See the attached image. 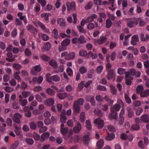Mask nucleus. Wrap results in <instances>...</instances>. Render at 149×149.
<instances>
[{
  "label": "nucleus",
  "instance_id": "nucleus-1",
  "mask_svg": "<svg viewBox=\"0 0 149 149\" xmlns=\"http://www.w3.org/2000/svg\"><path fill=\"white\" fill-rule=\"evenodd\" d=\"M120 107L121 106L118 104H116L112 107L111 108V113L109 114V116L114 119H116L118 117L116 111H119Z\"/></svg>",
  "mask_w": 149,
  "mask_h": 149
},
{
  "label": "nucleus",
  "instance_id": "nucleus-2",
  "mask_svg": "<svg viewBox=\"0 0 149 149\" xmlns=\"http://www.w3.org/2000/svg\"><path fill=\"white\" fill-rule=\"evenodd\" d=\"M61 132L64 136L67 134L68 136L70 137L73 133V131L72 130H70L68 131V129L67 127H64V125L62 124L61 126L60 127Z\"/></svg>",
  "mask_w": 149,
  "mask_h": 149
},
{
  "label": "nucleus",
  "instance_id": "nucleus-3",
  "mask_svg": "<svg viewBox=\"0 0 149 149\" xmlns=\"http://www.w3.org/2000/svg\"><path fill=\"white\" fill-rule=\"evenodd\" d=\"M139 19L134 18L128 21L127 22V25L128 27L132 28L135 27L137 25L138 23Z\"/></svg>",
  "mask_w": 149,
  "mask_h": 149
},
{
  "label": "nucleus",
  "instance_id": "nucleus-4",
  "mask_svg": "<svg viewBox=\"0 0 149 149\" xmlns=\"http://www.w3.org/2000/svg\"><path fill=\"white\" fill-rule=\"evenodd\" d=\"M46 79L47 81L49 82H51L52 80L57 82L60 80V78L58 75H55L51 77L50 74H47Z\"/></svg>",
  "mask_w": 149,
  "mask_h": 149
},
{
  "label": "nucleus",
  "instance_id": "nucleus-5",
  "mask_svg": "<svg viewBox=\"0 0 149 149\" xmlns=\"http://www.w3.org/2000/svg\"><path fill=\"white\" fill-rule=\"evenodd\" d=\"M22 117V116L18 113H16L13 115L12 119L14 122L18 124H20L21 123L20 119Z\"/></svg>",
  "mask_w": 149,
  "mask_h": 149
},
{
  "label": "nucleus",
  "instance_id": "nucleus-6",
  "mask_svg": "<svg viewBox=\"0 0 149 149\" xmlns=\"http://www.w3.org/2000/svg\"><path fill=\"white\" fill-rule=\"evenodd\" d=\"M41 70V68L40 65L33 67L31 70V73L33 75H36Z\"/></svg>",
  "mask_w": 149,
  "mask_h": 149
},
{
  "label": "nucleus",
  "instance_id": "nucleus-7",
  "mask_svg": "<svg viewBox=\"0 0 149 149\" xmlns=\"http://www.w3.org/2000/svg\"><path fill=\"white\" fill-rule=\"evenodd\" d=\"M55 103V100L52 98H50L46 99L44 102V104L47 106H51L53 105Z\"/></svg>",
  "mask_w": 149,
  "mask_h": 149
},
{
  "label": "nucleus",
  "instance_id": "nucleus-8",
  "mask_svg": "<svg viewBox=\"0 0 149 149\" xmlns=\"http://www.w3.org/2000/svg\"><path fill=\"white\" fill-rule=\"evenodd\" d=\"M94 123L97 125L100 128H102L104 125V121L100 118H98L94 121Z\"/></svg>",
  "mask_w": 149,
  "mask_h": 149
},
{
  "label": "nucleus",
  "instance_id": "nucleus-9",
  "mask_svg": "<svg viewBox=\"0 0 149 149\" xmlns=\"http://www.w3.org/2000/svg\"><path fill=\"white\" fill-rule=\"evenodd\" d=\"M67 6V10L70 11L73 9H74L75 7V3L74 2L72 1L71 3L68 2L66 3Z\"/></svg>",
  "mask_w": 149,
  "mask_h": 149
},
{
  "label": "nucleus",
  "instance_id": "nucleus-10",
  "mask_svg": "<svg viewBox=\"0 0 149 149\" xmlns=\"http://www.w3.org/2000/svg\"><path fill=\"white\" fill-rule=\"evenodd\" d=\"M81 125L79 122H77L76 125L74 127L73 131L74 133H78L81 130Z\"/></svg>",
  "mask_w": 149,
  "mask_h": 149
},
{
  "label": "nucleus",
  "instance_id": "nucleus-11",
  "mask_svg": "<svg viewBox=\"0 0 149 149\" xmlns=\"http://www.w3.org/2000/svg\"><path fill=\"white\" fill-rule=\"evenodd\" d=\"M65 110H62L61 114L60 120L61 122L63 123H65L67 120V117L65 115Z\"/></svg>",
  "mask_w": 149,
  "mask_h": 149
},
{
  "label": "nucleus",
  "instance_id": "nucleus-12",
  "mask_svg": "<svg viewBox=\"0 0 149 149\" xmlns=\"http://www.w3.org/2000/svg\"><path fill=\"white\" fill-rule=\"evenodd\" d=\"M139 41V38L138 36L137 35H135L132 37L131 43L133 45H136L137 44V42H138Z\"/></svg>",
  "mask_w": 149,
  "mask_h": 149
},
{
  "label": "nucleus",
  "instance_id": "nucleus-13",
  "mask_svg": "<svg viewBox=\"0 0 149 149\" xmlns=\"http://www.w3.org/2000/svg\"><path fill=\"white\" fill-rule=\"evenodd\" d=\"M51 45L50 42H47L45 43L44 46L41 48L42 51L45 52L49 50L51 48Z\"/></svg>",
  "mask_w": 149,
  "mask_h": 149
},
{
  "label": "nucleus",
  "instance_id": "nucleus-14",
  "mask_svg": "<svg viewBox=\"0 0 149 149\" xmlns=\"http://www.w3.org/2000/svg\"><path fill=\"white\" fill-rule=\"evenodd\" d=\"M106 40V38L104 36H101L99 40H95V42L99 44H102Z\"/></svg>",
  "mask_w": 149,
  "mask_h": 149
},
{
  "label": "nucleus",
  "instance_id": "nucleus-15",
  "mask_svg": "<svg viewBox=\"0 0 149 149\" xmlns=\"http://www.w3.org/2000/svg\"><path fill=\"white\" fill-rule=\"evenodd\" d=\"M141 121L146 123H149V117L147 114H144L141 117Z\"/></svg>",
  "mask_w": 149,
  "mask_h": 149
},
{
  "label": "nucleus",
  "instance_id": "nucleus-16",
  "mask_svg": "<svg viewBox=\"0 0 149 149\" xmlns=\"http://www.w3.org/2000/svg\"><path fill=\"white\" fill-rule=\"evenodd\" d=\"M80 107L78 105L73 104V112L75 114L79 113L80 111Z\"/></svg>",
  "mask_w": 149,
  "mask_h": 149
},
{
  "label": "nucleus",
  "instance_id": "nucleus-17",
  "mask_svg": "<svg viewBox=\"0 0 149 149\" xmlns=\"http://www.w3.org/2000/svg\"><path fill=\"white\" fill-rule=\"evenodd\" d=\"M49 133L48 132H46L41 135L40 141L43 142L45 140L47 139L49 136Z\"/></svg>",
  "mask_w": 149,
  "mask_h": 149
},
{
  "label": "nucleus",
  "instance_id": "nucleus-18",
  "mask_svg": "<svg viewBox=\"0 0 149 149\" xmlns=\"http://www.w3.org/2000/svg\"><path fill=\"white\" fill-rule=\"evenodd\" d=\"M75 54L74 52H72L68 54V56L65 58V59L67 60H70L74 59L75 56Z\"/></svg>",
  "mask_w": 149,
  "mask_h": 149
},
{
  "label": "nucleus",
  "instance_id": "nucleus-19",
  "mask_svg": "<svg viewBox=\"0 0 149 149\" xmlns=\"http://www.w3.org/2000/svg\"><path fill=\"white\" fill-rule=\"evenodd\" d=\"M84 102V100L83 98H81L75 101L73 104L79 106V105H82L83 104Z\"/></svg>",
  "mask_w": 149,
  "mask_h": 149
},
{
  "label": "nucleus",
  "instance_id": "nucleus-20",
  "mask_svg": "<svg viewBox=\"0 0 149 149\" xmlns=\"http://www.w3.org/2000/svg\"><path fill=\"white\" fill-rule=\"evenodd\" d=\"M38 36L40 38H41L44 41H47L49 39V37L47 35L43 33H39Z\"/></svg>",
  "mask_w": 149,
  "mask_h": 149
},
{
  "label": "nucleus",
  "instance_id": "nucleus-21",
  "mask_svg": "<svg viewBox=\"0 0 149 149\" xmlns=\"http://www.w3.org/2000/svg\"><path fill=\"white\" fill-rule=\"evenodd\" d=\"M97 53H93L91 51L89 52L87 54V58H89L91 57L92 59H95L97 57Z\"/></svg>",
  "mask_w": 149,
  "mask_h": 149
},
{
  "label": "nucleus",
  "instance_id": "nucleus-22",
  "mask_svg": "<svg viewBox=\"0 0 149 149\" xmlns=\"http://www.w3.org/2000/svg\"><path fill=\"white\" fill-rule=\"evenodd\" d=\"M51 15L49 13H43L41 14V17L44 18V19L46 21H48L49 19V17L51 16Z\"/></svg>",
  "mask_w": 149,
  "mask_h": 149
},
{
  "label": "nucleus",
  "instance_id": "nucleus-23",
  "mask_svg": "<svg viewBox=\"0 0 149 149\" xmlns=\"http://www.w3.org/2000/svg\"><path fill=\"white\" fill-rule=\"evenodd\" d=\"M104 142L102 139H100L98 140L96 143V146L97 148H101L104 146Z\"/></svg>",
  "mask_w": 149,
  "mask_h": 149
},
{
  "label": "nucleus",
  "instance_id": "nucleus-24",
  "mask_svg": "<svg viewBox=\"0 0 149 149\" xmlns=\"http://www.w3.org/2000/svg\"><path fill=\"white\" fill-rule=\"evenodd\" d=\"M45 92L49 95L51 96H53L55 94V91L50 88H47Z\"/></svg>",
  "mask_w": 149,
  "mask_h": 149
},
{
  "label": "nucleus",
  "instance_id": "nucleus-25",
  "mask_svg": "<svg viewBox=\"0 0 149 149\" xmlns=\"http://www.w3.org/2000/svg\"><path fill=\"white\" fill-rule=\"evenodd\" d=\"M140 96L141 97H146L149 96V89L143 91V92L140 94Z\"/></svg>",
  "mask_w": 149,
  "mask_h": 149
},
{
  "label": "nucleus",
  "instance_id": "nucleus-26",
  "mask_svg": "<svg viewBox=\"0 0 149 149\" xmlns=\"http://www.w3.org/2000/svg\"><path fill=\"white\" fill-rule=\"evenodd\" d=\"M125 77L126 84L128 85H130L131 84V80L133 79L132 77H130L128 74H126Z\"/></svg>",
  "mask_w": 149,
  "mask_h": 149
},
{
  "label": "nucleus",
  "instance_id": "nucleus-27",
  "mask_svg": "<svg viewBox=\"0 0 149 149\" xmlns=\"http://www.w3.org/2000/svg\"><path fill=\"white\" fill-rule=\"evenodd\" d=\"M70 40L69 39H65L61 43V45H64L66 47L69 45L70 43Z\"/></svg>",
  "mask_w": 149,
  "mask_h": 149
},
{
  "label": "nucleus",
  "instance_id": "nucleus-28",
  "mask_svg": "<svg viewBox=\"0 0 149 149\" xmlns=\"http://www.w3.org/2000/svg\"><path fill=\"white\" fill-rule=\"evenodd\" d=\"M82 140L84 143L85 145H87L89 142L90 139L88 135H86L84 136Z\"/></svg>",
  "mask_w": 149,
  "mask_h": 149
},
{
  "label": "nucleus",
  "instance_id": "nucleus-29",
  "mask_svg": "<svg viewBox=\"0 0 149 149\" xmlns=\"http://www.w3.org/2000/svg\"><path fill=\"white\" fill-rule=\"evenodd\" d=\"M58 23L61 26H65V20L62 18H60L58 19Z\"/></svg>",
  "mask_w": 149,
  "mask_h": 149
},
{
  "label": "nucleus",
  "instance_id": "nucleus-30",
  "mask_svg": "<svg viewBox=\"0 0 149 149\" xmlns=\"http://www.w3.org/2000/svg\"><path fill=\"white\" fill-rule=\"evenodd\" d=\"M144 88L143 87L141 86H138L136 88V91L137 93L140 95V94L143 92Z\"/></svg>",
  "mask_w": 149,
  "mask_h": 149
},
{
  "label": "nucleus",
  "instance_id": "nucleus-31",
  "mask_svg": "<svg viewBox=\"0 0 149 149\" xmlns=\"http://www.w3.org/2000/svg\"><path fill=\"white\" fill-rule=\"evenodd\" d=\"M20 72H16L14 74L13 77L18 81H20L21 80V78L19 76L20 74Z\"/></svg>",
  "mask_w": 149,
  "mask_h": 149
},
{
  "label": "nucleus",
  "instance_id": "nucleus-32",
  "mask_svg": "<svg viewBox=\"0 0 149 149\" xmlns=\"http://www.w3.org/2000/svg\"><path fill=\"white\" fill-rule=\"evenodd\" d=\"M57 96L60 99L63 100L65 99L67 96V94L65 92L63 93H58L57 94Z\"/></svg>",
  "mask_w": 149,
  "mask_h": 149
},
{
  "label": "nucleus",
  "instance_id": "nucleus-33",
  "mask_svg": "<svg viewBox=\"0 0 149 149\" xmlns=\"http://www.w3.org/2000/svg\"><path fill=\"white\" fill-rule=\"evenodd\" d=\"M136 71L134 69H132L128 72H127L126 74H128L130 77H132V76H133L135 74Z\"/></svg>",
  "mask_w": 149,
  "mask_h": 149
},
{
  "label": "nucleus",
  "instance_id": "nucleus-34",
  "mask_svg": "<svg viewBox=\"0 0 149 149\" xmlns=\"http://www.w3.org/2000/svg\"><path fill=\"white\" fill-rule=\"evenodd\" d=\"M115 137V135L113 133H111L110 134L108 133V135L106 137L107 140L110 141L113 139Z\"/></svg>",
  "mask_w": 149,
  "mask_h": 149
},
{
  "label": "nucleus",
  "instance_id": "nucleus-35",
  "mask_svg": "<svg viewBox=\"0 0 149 149\" xmlns=\"http://www.w3.org/2000/svg\"><path fill=\"white\" fill-rule=\"evenodd\" d=\"M49 64L50 65L55 68L57 67V64L56 61L54 60H52L49 62Z\"/></svg>",
  "mask_w": 149,
  "mask_h": 149
},
{
  "label": "nucleus",
  "instance_id": "nucleus-36",
  "mask_svg": "<svg viewBox=\"0 0 149 149\" xmlns=\"http://www.w3.org/2000/svg\"><path fill=\"white\" fill-rule=\"evenodd\" d=\"M97 16L95 14H93L91 15L90 16L88 17L87 19V21L88 22H91L94 19L96 18Z\"/></svg>",
  "mask_w": 149,
  "mask_h": 149
},
{
  "label": "nucleus",
  "instance_id": "nucleus-37",
  "mask_svg": "<svg viewBox=\"0 0 149 149\" xmlns=\"http://www.w3.org/2000/svg\"><path fill=\"white\" fill-rule=\"evenodd\" d=\"M141 40L142 41H146L149 39V35L148 34L146 35L145 37L143 34H141L140 35Z\"/></svg>",
  "mask_w": 149,
  "mask_h": 149
},
{
  "label": "nucleus",
  "instance_id": "nucleus-38",
  "mask_svg": "<svg viewBox=\"0 0 149 149\" xmlns=\"http://www.w3.org/2000/svg\"><path fill=\"white\" fill-rule=\"evenodd\" d=\"M77 28L79 31L80 33H85L86 32V30L84 29L83 26H77Z\"/></svg>",
  "mask_w": 149,
  "mask_h": 149
},
{
  "label": "nucleus",
  "instance_id": "nucleus-39",
  "mask_svg": "<svg viewBox=\"0 0 149 149\" xmlns=\"http://www.w3.org/2000/svg\"><path fill=\"white\" fill-rule=\"evenodd\" d=\"M85 113L84 112H82L81 113L80 116V119L82 122L84 121L85 120Z\"/></svg>",
  "mask_w": 149,
  "mask_h": 149
},
{
  "label": "nucleus",
  "instance_id": "nucleus-40",
  "mask_svg": "<svg viewBox=\"0 0 149 149\" xmlns=\"http://www.w3.org/2000/svg\"><path fill=\"white\" fill-rule=\"evenodd\" d=\"M118 73L120 75H122L124 74H125V70L123 68H120L118 69L117 70Z\"/></svg>",
  "mask_w": 149,
  "mask_h": 149
},
{
  "label": "nucleus",
  "instance_id": "nucleus-41",
  "mask_svg": "<svg viewBox=\"0 0 149 149\" xmlns=\"http://www.w3.org/2000/svg\"><path fill=\"white\" fill-rule=\"evenodd\" d=\"M79 55L81 56H87V52L85 50H81L79 52Z\"/></svg>",
  "mask_w": 149,
  "mask_h": 149
},
{
  "label": "nucleus",
  "instance_id": "nucleus-42",
  "mask_svg": "<svg viewBox=\"0 0 149 149\" xmlns=\"http://www.w3.org/2000/svg\"><path fill=\"white\" fill-rule=\"evenodd\" d=\"M112 22L111 20L108 19L106 21V27L107 28H109L111 27L112 25Z\"/></svg>",
  "mask_w": 149,
  "mask_h": 149
},
{
  "label": "nucleus",
  "instance_id": "nucleus-43",
  "mask_svg": "<svg viewBox=\"0 0 149 149\" xmlns=\"http://www.w3.org/2000/svg\"><path fill=\"white\" fill-rule=\"evenodd\" d=\"M86 124L87 128L88 130H91L92 127L90 121L89 120H86Z\"/></svg>",
  "mask_w": 149,
  "mask_h": 149
},
{
  "label": "nucleus",
  "instance_id": "nucleus-44",
  "mask_svg": "<svg viewBox=\"0 0 149 149\" xmlns=\"http://www.w3.org/2000/svg\"><path fill=\"white\" fill-rule=\"evenodd\" d=\"M33 22L36 26H40L41 28L43 27V26L44 24L42 23L39 21H33Z\"/></svg>",
  "mask_w": 149,
  "mask_h": 149
},
{
  "label": "nucleus",
  "instance_id": "nucleus-45",
  "mask_svg": "<svg viewBox=\"0 0 149 149\" xmlns=\"http://www.w3.org/2000/svg\"><path fill=\"white\" fill-rule=\"evenodd\" d=\"M139 126L138 125L136 124L132 125L130 127V130L132 131L133 130H138L139 129Z\"/></svg>",
  "mask_w": 149,
  "mask_h": 149
},
{
  "label": "nucleus",
  "instance_id": "nucleus-46",
  "mask_svg": "<svg viewBox=\"0 0 149 149\" xmlns=\"http://www.w3.org/2000/svg\"><path fill=\"white\" fill-rule=\"evenodd\" d=\"M114 74V73L112 71L110 70L109 71L107 76V79L109 80L111 79Z\"/></svg>",
  "mask_w": 149,
  "mask_h": 149
},
{
  "label": "nucleus",
  "instance_id": "nucleus-47",
  "mask_svg": "<svg viewBox=\"0 0 149 149\" xmlns=\"http://www.w3.org/2000/svg\"><path fill=\"white\" fill-rule=\"evenodd\" d=\"M127 110L128 112V115L129 117L131 118L132 117L134 114L133 112L132 111L131 108L129 107L127 108Z\"/></svg>",
  "mask_w": 149,
  "mask_h": 149
},
{
  "label": "nucleus",
  "instance_id": "nucleus-48",
  "mask_svg": "<svg viewBox=\"0 0 149 149\" xmlns=\"http://www.w3.org/2000/svg\"><path fill=\"white\" fill-rule=\"evenodd\" d=\"M13 66L14 68L17 70H19L22 68L21 65L18 63H14Z\"/></svg>",
  "mask_w": 149,
  "mask_h": 149
},
{
  "label": "nucleus",
  "instance_id": "nucleus-49",
  "mask_svg": "<svg viewBox=\"0 0 149 149\" xmlns=\"http://www.w3.org/2000/svg\"><path fill=\"white\" fill-rule=\"evenodd\" d=\"M103 67L102 65H99L96 68V71L97 73H100L102 72L103 69Z\"/></svg>",
  "mask_w": 149,
  "mask_h": 149
},
{
  "label": "nucleus",
  "instance_id": "nucleus-50",
  "mask_svg": "<svg viewBox=\"0 0 149 149\" xmlns=\"http://www.w3.org/2000/svg\"><path fill=\"white\" fill-rule=\"evenodd\" d=\"M30 94V92L27 91H23L22 93V97L24 98L27 97Z\"/></svg>",
  "mask_w": 149,
  "mask_h": 149
},
{
  "label": "nucleus",
  "instance_id": "nucleus-51",
  "mask_svg": "<svg viewBox=\"0 0 149 149\" xmlns=\"http://www.w3.org/2000/svg\"><path fill=\"white\" fill-rule=\"evenodd\" d=\"M29 126L30 128L32 130H35L36 128V123L32 122L31 123L29 124Z\"/></svg>",
  "mask_w": 149,
  "mask_h": 149
},
{
  "label": "nucleus",
  "instance_id": "nucleus-52",
  "mask_svg": "<svg viewBox=\"0 0 149 149\" xmlns=\"http://www.w3.org/2000/svg\"><path fill=\"white\" fill-rule=\"evenodd\" d=\"M94 114L98 116H101L103 115L101 111L98 109H95L94 111Z\"/></svg>",
  "mask_w": 149,
  "mask_h": 149
},
{
  "label": "nucleus",
  "instance_id": "nucleus-53",
  "mask_svg": "<svg viewBox=\"0 0 149 149\" xmlns=\"http://www.w3.org/2000/svg\"><path fill=\"white\" fill-rule=\"evenodd\" d=\"M19 145L18 141H16L15 143L12 145L10 147V149H15L17 148Z\"/></svg>",
  "mask_w": 149,
  "mask_h": 149
},
{
  "label": "nucleus",
  "instance_id": "nucleus-54",
  "mask_svg": "<svg viewBox=\"0 0 149 149\" xmlns=\"http://www.w3.org/2000/svg\"><path fill=\"white\" fill-rule=\"evenodd\" d=\"M79 39V42L80 43H84L86 42V40L83 36H81Z\"/></svg>",
  "mask_w": 149,
  "mask_h": 149
},
{
  "label": "nucleus",
  "instance_id": "nucleus-55",
  "mask_svg": "<svg viewBox=\"0 0 149 149\" xmlns=\"http://www.w3.org/2000/svg\"><path fill=\"white\" fill-rule=\"evenodd\" d=\"M66 72L68 73V75L70 76H71L73 74V70L70 68H67Z\"/></svg>",
  "mask_w": 149,
  "mask_h": 149
},
{
  "label": "nucleus",
  "instance_id": "nucleus-56",
  "mask_svg": "<svg viewBox=\"0 0 149 149\" xmlns=\"http://www.w3.org/2000/svg\"><path fill=\"white\" fill-rule=\"evenodd\" d=\"M110 88L112 94L113 95L116 94L117 93V91L115 87L112 85H110Z\"/></svg>",
  "mask_w": 149,
  "mask_h": 149
},
{
  "label": "nucleus",
  "instance_id": "nucleus-57",
  "mask_svg": "<svg viewBox=\"0 0 149 149\" xmlns=\"http://www.w3.org/2000/svg\"><path fill=\"white\" fill-rule=\"evenodd\" d=\"M25 141L28 144L32 145L33 143V140L30 138H26V139Z\"/></svg>",
  "mask_w": 149,
  "mask_h": 149
},
{
  "label": "nucleus",
  "instance_id": "nucleus-58",
  "mask_svg": "<svg viewBox=\"0 0 149 149\" xmlns=\"http://www.w3.org/2000/svg\"><path fill=\"white\" fill-rule=\"evenodd\" d=\"M94 72V70L93 69H91L88 73V77L89 78L91 79L92 77V75Z\"/></svg>",
  "mask_w": 149,
  "mask_h": 149
},
{
  "label": "nucleus",
  "instance_id": "nucleus-59",
  "mask_svg": "<svg viewBox=\"0 0 149 149\" xmlns=\"http://www.w3.org/2000/svg\"><path fill=\"white\" fill-rule=\"evenodd\" d=\"M93 3L92 2H89L86 5L85 7L86 10H88L91 9L93 6Z\"/></svg>",
  "mask_w": 149,
  "mask_h": 149
},
{
  "label": "nucleus",
  "instance_id": "nucleus-60",
  "mask_svg": "<svg viewBox=\"0 0 149 149\" xmlns=\"http://www.w3.org/2000/svg\"><path fill=\"white\" fill-rule=\"evenodd\" d=\"M38 2L40 3L42 6L44 7L46 5V1L45 0H37Z\"/></svg>",
  "mask_w": 149,
  "mask_h": 149
},
{
  "label": "nucleus",
  "instance_id": "nucleus-61",
  "mask_svg": "<svg viewBox=\"0 0 149 149\" xmlns=\"http://www.w3.org/2000/svg\"><path fill=\"white\" fill-rule=\"evenodd\" d=\"M87 71V69L84 66L81 67L79 69V71L81 74H84Z\"/></svg>",
  "mask_w": 149,
  "mask_h": 149
},
{
  "label": "nucleus",
  "instance_id": "nucleus-62",
  "mask_svg": "<svg viewBox=\"0 0 149 149\" xmlns=\"http://www.w3.org/2000/svg\"><path fill=\"white\" fill-rule=\"evenodd\" d=\"M52 33L54 37L55 38H57L58 37V32L57 30L56 29H54L52 31Z\"/></svg>",
  "mask_w": 149,
  "mask_h": 149
},
{
  "label": "nucleus",
  "instance_id": "nucleus-63",
  "mask_svg": "<svg viewBox=\"0 0 149 149\" xmlns=\"http://www.w3.org/2000/svg\"><path fill=\"white\" fill-rule=\"evenodd\" d=\"M94 24L92 22L90 23L88 25L87 28L89 30H92L94 28Z\"/></svg>",
  "mask_w": 149,
  "mask_h": 149
},
{
  "label": "nucleus",
  "instance_id": "nucleus-64",
  "mask_svg": "<svg viewBox=\"0 0 149 149\" xmlns=\"http://www.w3.org/2000/svg\"><path fill=\"white\" fill-rule=\"evenodd\" d=\"M35 98L36 99L38 102H41L43 101L42 98L41 97V96L38 94H37L36 95Z\"/></svg>",
  "mask_w": 149,
  "mask_h": 149
}]
</instances>
